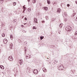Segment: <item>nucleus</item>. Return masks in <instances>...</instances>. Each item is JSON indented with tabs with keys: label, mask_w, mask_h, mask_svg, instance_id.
Listing matches in <instances>:
<instances>
[{
	"label": "nucleus",
	"mask_w": 77,
	"mask_h": 77,
	"mask_svg": "<svg viewBox=\"0 0 77 77\" xmlns=\"http://www.w3.org/2000/svg\"><path fill=\"white\" fill-rule=\"evenodd\" d=\"M66 30H67L68 31H70V30H71L72 28H71V26H68L66 27Z\"/></svg>",
	"instance_id": "f257e3e1"
},
{
	"label": "nucleus",
	"mask_w": 77,
	"mask_h": 77,
	"mask_svg": "<svg viewBox=\"0 0 77 77\" xmlns=\"http://www.w3.org/2000/svg\"><path fill=\"white\" fill-rule=\"evenodd\" d=\"M33 72L35 74H36L37 73H38V71L36 69H35L33 71Z\"/></svg>",
	"instance_id": "f03ea898"
},
{
	"label": "nucleus",
	"mask_w": 77,
	"mask_h": 77,
	"mask_svg": "<svg viewBox=\"0 0 77 77\" xmlns=\"http://www.w3.org/2000/svg\"><path fill=\"white\" fill-rule=\"evenodd\" d=\"M8 60H9L11 61H12L13 60V58L11 56H10L8 58Z\"/></svg>",
	"instance_id": "7ed1b4c3"
},
{
	"label": "nucleus",
	"mask_w": 77,
	"mask_h": 77,
	"mask_svg": "<svg viewBox=\"0 0 77 77\" xmlns=\"http://www.w3.org/2000/svg\"><path fill=\"white\" fill-rule=\"evenodd\" d=\"M8 42V40L6 39H5L4 40V44H6Z\"/></svg>",
	"instance_id": "20e7f679"
},
{
	"label": "nucleus",
	"mask_w": 77,
	"mask_h": 77,
	"mask_svg": "<svg viewBox=\"0 0 77 77\" xmlns=\"http://www.w3.org/2000/svg\"><path fill=\"white\" fill-rule=\"evenodd\" d=\"M34 22H35V23H38V22H37V19H36V18H34Z\"/></svg>",
	"instance_id": "39448f33"
},
{
	"label": "nucleus",
	"mask_w": 77,
	"mask_h": 77,
	"mask_svg": "<svg viewBox=\"0 0 77 77\" xmlns=\"http://www.w3.org/2000/svg\"><path fill=\"white\" fill-rule=\"evenodd\" d=\"M59 68H60V70H62V69H63V67L61 66H60Z\"/></svg>",
	"instance_id": "423d86ee"
},
{
	"label": "nucleus",
	"mask_w": 77,
	"mask_h": 77,
	"mask_svg": "<svg viewBox=\"0 0 77 77\" xmlns=\"http://www.w3.org/2000/svg\"><path fill=\"white\" fill-rule=\"evenodd\" d=\"M13 47V44L12 43H10V48L11 49L12 48V47Z\"/></svg>",
	"instance_id": "0eeeda50"
},
{
	"label": "nucleus",
	"mask_w": 77,
	"mask_h": 77,
	"mask_svg": "<svg viewBox=\"0 0 77 77\" xmlns=\"http://www.w3.org/2000/svg\"><path fill=\"white\" fill-rule=\"evenodd\" d=\"M19 62L20 64V65H21V63H23V61L21 60V59H20L19 61Z\"/></svg>",
	"instance_id": "6e6552de"
},
{
	"label": "nucleus",
	"mask_w": 77,
	"mask_h": 77,
	"mask_svg": "<svg viewBox=\"0 0 77 77\" xmlns=\"http://www.w3.org/2000/svg\"><path fill=\"white\" fill-rule=\"evenodd\" d=\"M61 11V10L60 8H58L57 11V12H58L59 13H60Z\"/></svg>",
	"instance_id": "1a4fd4ad"
},
{
	"label": "nucleus",
	"mask_w": 77,
	"mask_h": 77,
	"mask_svg": "<svg viewBox=\"0 0 77 77\" xmlns=\"http://www.w3.org/2000/svg\"><path fill=\"white\" fill-rule=\"evenodd\" d=\"M43 9L45 11H47L48 10V8L47 7H44L43 8Z\"/></svg>",
	"instance_id": "9d476101"
},
{
	"label": "nucleus",
	"mask_w": 77,
	"mask_h": 77,
	"mask_svg": "<svg viewBox=\"0 0 77 77\" xmlns=\"http://www.w3.org/2000/svg\"><path fill=\"white\" fill-rule=\"evenodd\" d=\"M43 71H45V72H47V70L45 68L43 69Z\"/></svg>",
	"instance_id": "9b49d317"
},
{
	"label": "nucleus",
	"mask_w": 77,
	"mask_h": 77,
	"mask_svg": "<svg viewBox=\"0 0 77 77\" xmlns=\"http://www.w3.org/2000/svg\"><path fill=\"white\" fill-rule=\"evenodd\" d=\"M0 68L2 69H4V66L2 65H1L0 66Z\"/></svg>",
	"instance_id": "f8f14e48"
},
{
	"label": "nucleus",
	"mask_w": 77,
	"mask_h": 77,
	"mask_svg": "<svg viewBox=\"0 0 77 77\" xmlns=\"http://www.w3.org/2000/svg\"><path fill=\"white\" fill-rule=\"evenodd\" d=\"M10 37L11 39V40H12V39H13V36H12V35H10Z\"/></svg>",
	"instance_id": "ddd939ff"
},
{
	"label": "nucleus",
	"mask_w": 77,
	"mask_h": 77,
	"mask_svg": "<svg viewBox=\"0 0 77 77\" xmlns=\"http://www.w3.org/2000/svg\"><path fill=\"white\" fill-rule=\"evenodd\" d=\"M45 18L46 20H48V19L49 18V17H48V16H46Z\"/></svg>",
	"instance_id": "4468645a"
},
{
	"label": "nucleus",
	"mask_w": 77,
	"mask_h": 77,
	"mask_svg": "<svg viewBox=\"0 0 77 77\" xmlns=\"http://www.w3.org/2000/svg\"><path fill=\"white\" fill-rule=\"evenodd\" d=\"M64 14L66 17H67V16H68V14H67L66 12H65Z\"/></svg>",
	"instance_id": "2eb2a0df"
},
{
	"label": "nucleus",
	"mask_w": 77,
	"mask_h": 77,
	"mask_svg": "<svg viewBox=\"0 0 77 77\" xmlns=\"http://www.w3.org/2000/svg\"><path fill=\"white\" fill-rule=\"evenodd\" d=\"M44 36H40V39H41V40H42V39H44Z\"/></svg>",
	"instance_id": "dca6fc26"
},
{
	"label": "nucleus",
	"mask_w": 77,
	"mask_h": 77,
	"mask_svg": "<svg viewBox=\"0 0 77 77\" xmlns=\"http://www.w3.org/2000/svg\"><path fill=\"white\" fill-rule=\"evenodd\" d=\"M2 37H5V34L4 33H3V34H2Z\"/></svg>",
	"instance_id": "f3484780"
},
{
	"label": "nucleus",
	"mask_w": 77,
	"mask_h": 77,
	"mask_svg": "<svg viewBox=\"0 0 77 77\" xmlns=\"http://www.w3.org/2000/svg\"><path fill=\"white\" fill-rule=\"evenodd\" d=\"M36 0H33L32 3H36Z\"/></svg>",
	"instance_id": "a211bd4d"
},
{
	"label": "nucleus",
	"mask_w": 77,
	"mask_h": 77,
	"mask_svg": "<svg viewBox=\"0 0 77 77\" xmlns=\"http://www.w3.org/2000/svg\"><path fill=\"white\" fill-rule=\"evenodd\" d=\"M56 63H57V61L55 60L54 62V64H56Z\"/></svg>",
	"instance_id": "6ab92c4d"
},
{
	"label": "nucleus",
	"mask_w": 77,
	"mask_h": 77,
	"mask_svg": "<svg viewBox=\"0 0 77 77\" xmlns=\"http://www.w3.org/2000/svg\"><path fill=\"white\" fill-rule=\"evenodd\" d=\"M47 2L48 4H50V0H48Z\"/></svg>",
	"instance_id": "aec40b11"
},
{
	"label": "nucleus",
	"mask_w": 77,
	"mask_h": 77,
	"mask_svg": "<svg viewBox=\"0 0 77 77\" xmlns=\"http://www.w3.org/2000/svg\"><path fill=\"white\" fill-rule=\"evenodd\" d=\"M52 4L54 5V6H55L56 5V2H52Z\"/></svg>",
	"instance_id": "412c9836"
},
{
	"label": "nucleus",
	"mask_w": 77,
	"mask_h": 77,
	"mask_svg": "<svg viewBox=\"0 0 77 77\" xmlns=\"http://www.w3.org/2000/svg\"><path fill=\"white\" fill-rule=\"evenodd\" d=\"M25 7V5H24V6H23V10H25L26 9V8Z\"/></svg>",
	"instance_id": "4be33fe9"
},
{
	"label": "nucleus",
	"mask_w": 77,
	"mask_h": 77,
	"mask_svg": "<svg viewBox=\"0 0 77 77\" xmlns=\"http://www.w3.org/2000/svg\"><path fill=\"white\" fill-rule=\"evenodd\" d=\"M31 8H29L28 9V11L29 12H30V11H31Z\"/></svg>",
	"instance_id": "5701e85b"
},
{
	"label": "nucleus",
	"mask_w": 77,
	"mask_h": 77,
	"mask_svg": "<svg viewBox=\"0 0 77 77\" xmlns=\"http://www.w3.org/2000/svg\"><path fill=\"white\" fill-rule=\"evenodd\" d=\"M13 5L14 6H15V5H16V2H13Z\"/></svg>",
	"instance_id": "b1692460"
},
{
	"label": "nucleus",
	"mask_w": 77,
	"mask_h": 77,
	"mask_svg": "<svg viewBox=\"0 0 77 77\" xmlns=\"http://www.w3.org/2000/svg\"><path fill=\"white\" fill-rule=\"evenodd\" d=\"M63 25V24H60V27H62V25Z\"/></svg>",
	"instance_id": "393cba45"
},
{
	"label": "nucleus",
	"mask_w": 77,
	"mask_h": 77,
	"mask_svg": "<svg viewBox=\"0 0 77 77\" xmlns=\"http://www.w3.org/2000/svg\"><path fill=\"white\" fill-rule=\"evenodd\" d=\"M4 0H1V2L0 3H1V4H2L3 3V1Z\"/></svg>",
	"instance_id": "a878e982"
},
{
	"label": "nucleus",
	"mask_w": 77,
	"mask_h": 77,
	"mask_svg": "<svg viewBox=\"0 0 77 77\" xmlns=\"http://www.w3.org/2000/svg\"><path fill=\"white\" fill-rule=\"evenodd\" d=\"M17 21V20L16 19H14V21H13V22H14V23H15Z\"/></svg>",
	"instance_id": "bb28decb"
},
{
	"label": "nucleus",
	"mask_w": 77,
	"mask_h": 77,
	"mask_svg": "<svg viewBox=\"0 0 77 77\" xmlns=\"http://www.w3.org/2000/svg\"><path fill=\"white\" fill-rule=\"evenodd\" d=\"M75 35H77V31H76L75 32Z\"/></svg>",
	"instance_id": "cd10ccee"
},
{
	"label": "nucleus",
	"mask_w": 77,
	"mask_h": 77,
	"mask_svg": "<svg viewBox=\"0 0 77 77\" xmlns=\"http://www.w3.org/2000/svg\"><path fill=\"white\" fill-rule=\"evenodd\" d=\"M72 71L73 72V73H74V72H75V70H72Z\"/></svg>",
	"instance_id": "c85d7f7f"
},
{
	"label": "nucleus",
	"mask_w": 77,
	"mask_h": 77,
	"mask_svg": "<svg viewBox=\"0 0 77 77\" xmlns=\"http://www.w3.org/2000/svg\"><path fill=\"white\" fill-rule=\"evenodd\" d=\"M67 7H69L70 6V5L69 4H67Z\"/></svg>",
	"instance_id": "c756f323"
},
{
	"label": "nucleus",
	"mask_w": 77,
	"mask_h": 77,
	"mask_svg": "<svg viewBox=\"0 0 77 77\" xmlns=\"http://www.w3.org/2000/svg\"><path fill=\"white\" fill-rule=\"evenodd\" d=\"M29 57L31 56L29 55H28V56H26V57H29Z\"/></svg>",
	"instance_id": "7c9ffc66"
},
{
	"label": "nucleus",
	"mask_w": 77,
	"mask_h": 77,
	"mask_svg": "<svg viewBox=\"0 0 77 77\" xmlns=\"http://www.w3.org/2000/svg\"><path fill=\"white\" fill-rule=\"evenodd\" d=\"M33 29H36V28L35 27V26L33 27Z\"/></svg>",
	"instance_id": "2f4dec72"
},
{
	"label": "nucleus",
	"mask_w": 77,
	"mask_h": 77,
	"mask_svg": "<svg viewBox=\"0 0 77 77\" xmlns=\"http://www.w3.org/2000/svg\"><path fill=\"white\" fill-rule=\"evenodd\" d=\"M42 23H45V21H44V20H43L42 21Z\"/></svg>",
	"instance_id": "473e14b6"
},
{
	"label": "nucleus",
	"mask_w": 77,
	"mask_h": 77,
	"mask_svg": "<svg viewBox=\"0 0 77 77\" xmlns=\"http://www.w3.org/2000/svg\"><path fill=\"white\" fill-rule=\"evenodd\" d=\"M27 20V18L26 17L25 18V20Z\"/></svg>",
	"instance_id": "72a5a7b5"
},
{
	"label": "nucleus",
	"mask_w": 77,
	"mask_h": 77,
	"mask_svg": "<svg viewBox=\"0 0 77 77\" xmlns=\"http://www.w3.org/2000/svg\"><path fill=\"white\" fill-rule=\"evenodd\" d=\"M25 11V10H24L23 11V13H24Z\"/></svg>",
	"instance_id": "f704fd0d"
},
{
	"label": "nucleus",
	"mask_w": 77,
	"mask_h": 77,
	"mask_svg": "<svg viewBox=\"0 0 77 77\" xmlns=\"http://www.w3.org/2000/svg\"><path fill=\"white\" fill-rule=\"evenodd\" d=\"M75 15V13H74L73 14V17H74V15Z\"/></svg>",
	"instance_id": "c9c22d12"
},
{
	"label": "nucleus",
	"mask_w": 77,
	"mask_h": 77,
	"mask_svg": "<svg viewBox=\"0 0 77 77\" xmlns=\"http://www.w3.org/2000/svg\"><path fill=\"white\" fill-rule=\"evenodd\" d=\"M26 49H25V53H26Z\"/></svg>",
	"instance_id": "e433bc0d"
},
{
	"label": "nucleus",
	"mask_w": 77,
	"mask_h": 77,
	"mask_svg": "<svg viewBox=\"0 0 77 77\" xmlns=\"http://www.w3.org/2000/svg\"><path fill=\"white\" fill-rule=\"evenodd\" d=\"M26 24H27V23H24V25H26Z\"/></svg>",
	"instance_id": "4c0bfd02"
},
{
	"label": "nucleus",
	"mask_w": 77,
	"mask_h": 77,
	"mask_svg": "<svg viewBox=\"0 0 77 77\" xmlns=\"http://www.w3.org/2000/svg\"><path fill=\"white\" fill-rule=\"evenodd\" d=\"M30 0H27V1H28V2H29V1H30Z\"/></svg>",
	"instance_id": "58836bf2"
},
{
	"label": "nucleus",
	"mask_w": 77,
	"mask_h": 77,
	"mask_svg": "<svg viewBox=\"0 0 77 77\" xmlns=\"http://www.w3.org/2000/svg\"><path fill=\"white\" fill-rule=\"evenodd\" d=\"M58 33L59 34H60V32H59Z\"/></svg>",
	"instance_id": "ea45409f"
},
{
	"label": "nucleus",
	"mask_w": 77,
	"mask_h": 77,
	"mask_svg": "<svg viewBox=\"0 0 77 77\" xmlns=\"http://www.w3.org/2000/svg\"><path fill=\"white\" fill-rule=\"evenodd\" d=\"M21 26L22 27H23V25H21Z\"/></svg>",
	"instance_id": "a19ab883"
},
{
	"label": "nucleus",
	"mask_w": 77,
	"mask_h": 77,
	"mask_svg": "<svg viewBox=\"0 0 77 77\" xmlns=\"http://www.w3.org/2000/svg\"><path fill=\"white\" fill-rule=\"evenodd\" d=\"M1 46H3V45H1Z\"/></svg>",
	"instance_id": "79ce46f5"
},
{
	"label": "nucleus",
	"mask_w": 77,
	"mask_h": 77,
	"mask_svg": "<svg viewBox=\"0 0 77 77\" xmlns=\"http://www.w3.org/2000/svg\"><path fill=\"white\" fill-rule=\"evenodd\" d=\"M76 19H77V17H76Z\"/></svg>",
	"instance_id": "37998d69"
}]
</instances>
